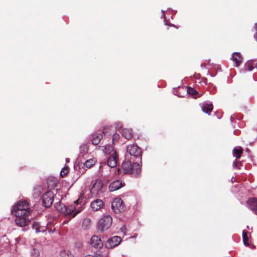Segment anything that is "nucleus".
I'll return each instance as SVG.
<instances>
[{
	"label": "nucleus",
	"mask_w": 257,
	"mask_h": 257,
	"mask_svg": "<svg viewBox=\"0 0 257 257\" xmlns=\"http://www.w3.org/2000/svg\"><path fill=\"white\" fill-rule=\"evenodd\" d=\"M121 169L124 174H130L133 177H137L141 173V168L139 164L134 162V160H126L122 165Z\"/></svg>",
	"instance_id": "obj_1"
},
{
	"label": "nucleus",
	"mask_w": 257,
	"mask_h": 257,
	"mask_svg": "<svg viewBox=\"0 0 257 257\" xmlns=\"http://www.w3.org/2000/svg\"><path fill=\"white\" fill-rule=\"evenodd\" d=\"M12 213L15 216L29 215L30 213V205L26 200L20 201L14 206Z\"/></svg>",
	"instance_id": "obj_2"
},
{
	"label": "nucleus",
	"mask_w": 257,
	"mask_h": 257,
	"mask_svg": "<svg viewBox=\"0 0 257 257\" xmlns=\"http://www.w3.org/2000/svg\"><path fill=\"white\" fill-rule=\"evenodd\" d=\"M112 219L109 215L104 216L98 223V229L101 232L107 230L112 224Z\"/></svg>",
	"instance_id": "obj_3"
},
{
	"label": "nucleus",
	"mask_w": 257,
	"mask_h": 257,
	"mask_svg": "<svg viewBox=\"0 0 257 257\" xmlns=\"http://www.w3.org/2000/svg\"><path fill=\"white\" fill-rule=\"evenodd\" d=\"M111 208L114 212L119 213L125 210V206L120 198H116L111 203Z\"/></svg>",
	"instance_id": "obj_4"
},
{
	"label": "nucleus",
	"mask_w": 257,
	"mask_h": 257,
	"mask_svg": "<svg viewBox=\"0 0 257 257\" xmlns=\"http://www.w3.org/2000/svg\"><path fill=\"white\" fill-rule=\"evenodd\" d=\"M54 195L52 191H47L42 196L43 205L47 208L51 207L54 201Z\"/></svg>",
	"instance_id": "obj_5"
},
{
	"label": "nucleus",
	"mask_w": 257,
	"mask_h": 257,
	"mask_svg": "<svg viewBox=\"0 0 257 257\" xmlns=\"http://www.w3.org/2000/svg\"><path fill=\"white\" fill-rule=\"evenodd\" d=\"M126 150L131 156L141 159L142 150L137 145H130L127 147Z\"/></svg>",
	"instance_id": "obj_6"
},
{
	"label": "nucleus",
	"mask_w": 257,
	"mask_h": 257,
	"mask_svg": "<svg viewBox=\"0 0 257 257\" xmlns=\"http://www.w3.org/2000/svg\"><path fill=\"white\" fill-rule=\"evenodd\" d=\"M29 215H22L21 216H16V219L15 222L17 225L20 227H25L28 225L30 222V220L28 218Z\"/></svg>",
	"instance_id": "obj_7"
},
{
	"label": "nucleus",
	"mask_w": 257,
	"mask_h": 257,
	"mask_svg": "<svg viewBox=\"0 0 257 257\" xmlns=\"http://www.w3.org/2000/svg\"><path fill=\"white\" fill-rule=\"evenodd\" d=\"M121 241V239L118 236H113L107 241L105 246L107 248H111L118 245Z\"/></svg>",
	"instance_id": "obj_8"
},
{
	"label": "nucleus",
	"mask_w": 257,
	"mask_h": 257,
	"mask_svg": "<svg viewBox=\"0 0 257 257\" xmlns=\"http://www.w3.org/2000/svg\"><path fill=\"white\" fill-rule=\"evenodd\" d=\"M118 157V155L116 152H112L107 158V165L111 168L115 167L117 165Z\"/></svg>",
	"instance_id": "obj_9"
},
{
	"label": "nucleus",
	"mask_w": 257,
	"mask_h": 257,
	"mask_svg": "<svg viewBox=\"0 0 257 257\" xmlns=\"http://www.w3.org/2000/svg\"><path fill=\"white\" fill-rule=\"evenodd\" d=\"M90 244L95 248H101L103 246L101 239L97 235H93L91 237Z\"/></svg>",
	"instance_id": "obj_10"
},
{
	"label": "nucleus",
	"mask_w": 257,
	"mask_h": 257,
	"mask_svg": "<svg viewBox=\"0 0 257 257\" xmlns=\"http://www.w3.org/2000/svg\"><path fill=\"white\" fill-rule=\"evenodd\" d=\"M106 128L104 127L102 133H95L92 135L91 142L92 144L94 145H97L99 144L101 140L103 138L102 133H104V131Z\"/></svg>",
	"instance_id": "obj_11"
},
{
	"label": "nucleus",
	"mask_w": 257,
	"mask_h": 257,
	"mask_svg": "<svg viewBox=\"0 0 257 257\" xmlns=\"http://www.w3.org/2000/svg\"><path fill=\"white\" fill-rule=\"evenodd\" d=\"M247 204L249 208L254 214H257V199L255 198H250L247 200Z\"/></svg>",
	"instance_id": "obj_12"
},
{
	"label": "nucleus",
	"mask_w": 257,
	"mask_h": 257,
	"mask_svg": "<svg viewBox=\"0 0 257 257\" xmlns=\"http://www.w3.org/2000/svg\"><path fill=\"white\" fill-rule=\"evenodd\" d=\"M103 202L102 200L97 199L91 203V207L94 211H97L103 206Z\"/></svg>",
	"instance_id": "obj_13"
},
{
	"label": "nucleus",
	"mask_w": 257,
	"mask_h": 257,
	"mask_svg": "<svg viewBox=\"0 0 257 257\" xmlns=\"http://www.w3.org/2000/svg\"><path fill=\"white\" fill-rule=\"evenodd\" d=\"M122 186L120 180H117L111 182L109 185V189L110 191H116L120 188Z\"/></svg>",
	"instance_id": "obj_14"
},
{
	"label": "nucleus",
	"mask_w": 257,
	"mask_h": 257,
	"mask_svg": "<svg viewBox=\"0 0 257 257\" xmlns=\"http://www.w3.org/2000/svg\"><path fill=\"white\" fill-rule=\"evenodd\" d=\"M32 228L36 233L44 232L46 230V227L41 226L39 222H35L32 225Z\"/></svg>",
	"instance_id": "obj_15"
},
{
	"label": "nucleus",
	"mask_w": 257,
	"mask_h": 257,
	"mask_svg": "<svg viewBox=\"0 0 257 257\" xmlns=\"http://www.w3.org/2000/svg\"><path fill=\"white\" fill-rule=\"evenodd\" d=\"M232 59L235 63V67H238L242 61L241 56L239 53L237 52L232 54Z\"/></svg>",
	"instance_id": "obj_16"
},
{
	"label": "nucleus",
	"mask_w": 257,
	"mask_h": 257,
	"mask_svg": "<svg viewBox=\"0 0 257 257\" xmlns=\"http://www.w3.org/2000/svg\"><path fill=\"white\" fill-rule=\"evenodd\" d=\"M213 106L212 103H204L201 106V110L207 114H210L212 111Z\"/></svg>",
	"instance_id": "obj_17"
},
{
	"label": "nucleus",
	"mask_w": 257,
	"mask_h": 257,
	"mask_svg": "<svg viewBox=\"0 0 257 257\" xmlns=\"http://www.w3.org/2000/svg\"><path fill=\"white\" fill-rule=\"evenodd\" d=\"M243 153V149L241 147H235L232 150V154L236 159H239Z\"/></svg>",
	"instance_id": "obj_18"
},
{
	"label": "nucleus",
	"mask_w": 257,
	"mask_h": 257,
	"mask_svg": "<svg viewBox=\"0 0 257 257\" xmlns=\"http://www.w3.org/2000/svg\"><path fill=\"white\" fill-rule=\"evenodd\" d=\"M121 135L126 139L130 140L133 137L132 130L131 129L123 128L122 130Z\"/></svg>",
	"instance_id": "obj_19"
},
{
	"label": "nucleus",
	"mask_w": 257,
	"mask_h": 257,
	"mask_svg": "<svg viewBox=\"0 0 257 257\" xmlns=\"http://www.w3.org/2000/svg\"><path fill=\"white\" fill-rule=\"evenodd\" d=\"M101 150L106 154L110 155L112 152H116L114 151L113 148L110 145H106L100 147Z\"/></svg>",
	"instance_id": "obj_20"
},
{
	"label": "nucleus",
	"mask_w": 257,
	"mask_h": 257,
	"mask_svg": "<svg viewBox=\"0 0 257 257\" xmlns=\"http://www.w3.org/2000/svg\"><path fill=\"white\" fill-rule=\"evenodd\" d=\"M242 238L243 243L245 246H249V243L248 242V237L247 236V232L246 230H243L242 231Z\"/></svg>",
	"instance_id": "obj_21"
},
{
	"label": "nucleus",
	"mask_w": 257,
	"mask_h": 257,
	"mask_svg": "<svg viewBox=\"0 0 257 257\" xmlns=\"http://www.w3.org/2000/svg\"><path fill=\"white\" fill-rule=\"evenodd\" d=\"M95 163L94 160L91 159L86 161L84 165L87 168H90L95 164Z\"/></svg>",
	"instance_id": "obj_22"
},
{
	"label": "nucleus",
	"mask_w": 257,
	"mask_h": 257,
	"mask_svg": "<svg viewBox=\"0 0 257 257\" xmlns=\"http://www.w3.org/2000/svg\"><path fill=\"white\" fill-rule=\"evenodd\" d=\"M187 93L192 96H195V98L197 97V96H196V95L198 94V92L195 89L191 87H187Z\"/></svg>",
	"instance_id": "obj_23"
},
{
	"label": "nucleus",
	"mask_w": 257,
	"mask_h": 257,
	"mask_svg": "<svg viewBox=\"0 0 257 257\" xmlns=\"http://www.w3.org/2000/svg\"><path fill=\"white\" fill-rule=\"evenodd\" d=\"M61 257H74L73 255L69 251L63 250L60 252Z\"/></svg>",
	"instance_id": "obj_24"
},
{
	"label": "nucleus",
	"mask_w": 257,
	"mask_h": 257,
	"mask_svg": "<svg viewBox=\"0 0 257 257\" xmlns=\"http://www.w3.org/2000/svg\"><path fill=\"white\" fill-rule=\"evenodd\" d=\"M254 68V66L253 64L252 63H247L245 65V70L246 71H252Z\"/></svg>",
	"instance_id": "obj_25"
},
{
	"label": "nucleus",
	"mask_w": 257,
	"mask_h": 257,
	"mask_svg": "<svg viewBox=\"0 0 257 257\" xmlns=\"http://www.w3.org/2000/svg\"><path fill=\"white\" fill-rule=\"evenodd\" d=\"M120 138V136L117 133H115L112 136V143L113 144H115V142H116L117 141L119 140Z\"/></svg>",
	"instance_id": "obj_26"
},
{
	"label": "nucleus",
	"mask_w": 257,
	"mask_h": 257,
	"mask_svg": "<svg viewBox=\"0 0 257 257\" xmlns=\"http://www.w3.org/2000/svg\"><path fill=\"white\" fill-rule=\"evenodd\" d=\"M68 172V167H64L61 171L60 176L62 177H64L67 174Z\"/></svg>",
	"instance_id": "obj_27"
},
{
	"label": "nucleus",
	"mask_w": 257,
	"mask_h": 257,
	"mask_svg": "<svg viewBox=\"0 0 257 257\" xmlns=\"http://www.w3.org/2000/svg\"><path fill=\"white\" fill-rule=\"evenodd\" d=\"M241 162L237 161L236 160L233 163V167L234 168H237V169H240V166L241 165Z\"/></svg>",
	"instance_id": "obj_28"
},
{
	"label": "nucleus",
	"mask_w": 257,
	"mask_h": 257,
	"mask_svg": "<svg viewBox=\"0 0 257 257\" xmlns=\"http://www.w3.org/2000/svg\"><path fill=\"white\" fill-rule=\"evenodd\" d=\"M96 186L101 187L102 186V183L100 181L95 182L92 187V190L94 189Z\"/></svg>",
	"instance_id": "obj_29"
},
{
	"label": "nucleus",
	"mask_w": 257,
	"mask_h": 257,
	"mask_svg": "<svg viewBox=\"0 0 257 257\" xmlns=\"http://www.w3.org/2000/svg\"><path fill=\"white\" fill-rule=\"evenodd\" d=\"M90 220L89 219L86 218L83 220V224H86V225L89 224L90 223Z\"/></svg>",
	"instance_id": "obj_30"
},
{
	"label": "nucleus",
	"mask_w": 257,
	"mask_h": 257,
	"mask_svg": "<svg viewBox=\"0 0 257 257\" xmlns=\"http://www.w3.org/2000/svg\"><path fill=\"white\" fill-rule=\"evenodd\" d=\"M81 200H82V199H81L80 198H79V199H78L77 200H76V201H75L74 203H75V204H79V203H81Z\"/></svg>",
	"instance_id": "obj_31"
},
{
	"label": "nucleus",
	"mask_w": 257,
	"mask_h": 257,
	"mask_svg": "<svg viewBox=\"0 0 257 257\" xmlns=\"http://www.w3.org/2000/svg\"><path fill=\"white\" fill-rule=\"evenodd\" d=\"M73 211V208H72V209L71 210H70L69 211L67 210V214L68 215H70Z\"/></svg>",
	"instance_id": "obj_32"
},
{
	"label": "nucleus",
	"mask_w": 257,
	"mask_h": 257,
	"mask_svg": "<svg viewBox=\"0 0 257 257\" xmlns=\"http://www.w3.org/2000/svg\"><path fill=\"white\" fill-rule=\"evenodd\" d=\"M95 257H103V255L100 253L97 254Z\"/></svg>",
	"instance_id": "obj_33"
},
{
	"label": "nucleus",
	"mask_w": 257,
	"mask_h": 257,
	"mask_svg": "<svg viewBox=\"0 0 257 257\" xmlns=\"http://www.w3.org/2000/svg\"><path fill=\"white\" fill-rule=\"evenodd\" d=\"M254 28H255V31L257 33V23L254 24Z\"/></svg>",
	"instance_id": "obj_34"
},
{
	"label": "nucleus",
	"mask_w": 257,
	"mask_h": 257,
	"mask_svg": "<svg viewBox=\"0 0 257 257\" xmlns=\"http://www.w3.org/2000/svg\"><path fill=\"white\" fill-rule=\"evenodd\" d=\"M84 257H94L93 256V255H90V254H88V255H86V256H85Z\"/></svg>",
	"instance_id": "obj_35"
},
{
	"label": "nucleus",
	"mask_w": 257,
	"mask_h": 257,
	"mask_svg": "<svg viewBox=\"0 0 257 257\" xmlns=\"http://www.w3.org/2000/svg\"><path fill=\"white\" fill-rule=\"evenodd\" d=\"M77 213H78V212H76L75 213H74V214H73V217H75V215L77 214Z\"/></svg>",
	"instance_id": "obj_36"
}]
</instances>
